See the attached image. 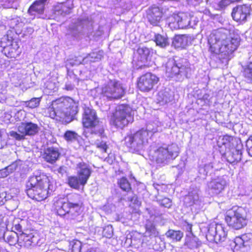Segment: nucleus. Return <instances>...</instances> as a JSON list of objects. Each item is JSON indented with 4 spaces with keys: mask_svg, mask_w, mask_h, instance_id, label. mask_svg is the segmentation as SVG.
Masks as SVG:
<instances>
[{
    "mask_svg": "<svg viewBox=\"0 0 252 252\" xmlns=\"http://www.w3.org/2000/svg\"><path fill=\"white\" fill-rule=\"evenodd\" d=\"M233 140L234 138L233 137L229 135H225L222 138V140L223 141L222 144L224 145L227 144L228 143H230L233 141Z\"/></svg>",
    "mask_w": 252,
    "mask_h": 252,
    "instance_id": "obj_51",
    "label": "nucleus"
},
{
    "mask_svg": "<svg viewBox=\"0 0 252 252\" xmlns=\"http://www.w3.org/2000/svg\"><path fill=\"white\" fill-rule=\"evenodd\" d=\"M65 167H63V166L59 167L58 169V173H60L62 175H63L64 173H65Z\"/></svg>",
    "mask_w": 252,
    "mask_h": 252,
    "instance_id": "obj_57",
    "label": "nucleus"
},
{
    "mask_svg": "<svg viewBox=\"0 0 252 252\" xmlns=\"http://www.w3.org/2000/svg\"><path fill=\"white\" fill-rule=\"evenodd\" d=\"M48 0H38L34 1L28 9L31 15L41 14L43 13L45 3Z\"/></svg>",
    "mask_w": 252,
    "mask_h": 252,
    "instance_id": "obj_26",
    "label": "nucleus"
},
{
    "mask_svg": "<svg viewBox=\"0 0 252 252\" xmlns=\"http://www.w3.org/2000/svg\"><path fill=\"white\" fill-rule=\"evenodd\" d=\"M250 6L246 4H239L233 7L231 12L232 19L236 22L242 23L247 21V17L251 14Z\"/></svg>",
    "mask_w": 252,
    "mask_h": 252,
    "instance_id": "obj_13",
    "label": "nucleus"
},
{
    "mask_svg": "<svg viewBox=\"0 0 252 252\" xmlns=\"http://www.w3.org/2000/svg\"><path fill=\"white\" fill-rule=\"evenodd\" d=\"M56 209L58 215L64 216L67 215L68 218L74 219L79 215L75 211H72V208L67 201L58 200L56 204Z\"/></svg>",
    "mask_w": 252,
    "mask_h": 252,
    "instance_id": "obj_17",
    "label": "nucleus"
},
{
    "mask_svg": "<svg viewBox=\"0 0 252 252\" xmlns=\"http://www.w3.org/2000/svg\"><path fill=\"white\" fill-rule=\"evenodd\" d=\"M76 170L77 176H69L67 181L70 187L79 189L80 186L83 187L87 184L92 173V169L88 163L80 159L76 163Z\"/></svg>",
    "mask_w": 252,
    "mask_h": 252,
    "instance_id": "obj_4",
    "label": "nucleus"
},
{
    "mask_svg": "<svg viewBox=\"0 0 252 252\" xmlns=\"http://www.w3.org/2000/svg\"><path fill=\"white\" fill-rule=\"evenodd\" d=\"M234 243L236 250L241 252H252V235L251 233L236 237Z\"/></svg>",
    "mask_w": 252,
    "mask_h": 252,
    "instance_id": "obj_14",
    "label": "nucleus"
},
{
    "mask_svg": "<svg viewBox=\"0 0 252 252\" xmlns=\"http://www.w3.org/2000/svg\"><path fill=\"white\" fill-rule=\"evenodd\" d=\"M185 245L190 249H194L198 248L201 242L197 237L193 235L192 233L187 234L185 241Z\"/></svg>",
    "mask_w": 252,
    "mask_h": 252,
    "instance_id": "obj_30",
    "label": "nucleus"
},
{
    "mask_svg": "<svg viewBox=\"0 0 252 252\" xmlns=\"http://www.w3.org/2000/svg\"><path fill=\"white\" fill-rule=\"evenodd\" d=\"M128 199L130 202L137 205H138L140 203L138 199L137 196L136 195H134L132 197H128Z\"/></svg>",
    "mask_w": 252,
    "mask_h": 252,
    "instance_id": "obj_53",
    "label": "nucleus"
},
{
    "mask_svg": "<svg viewBox=\"0 0 252 252\" xmlns=\"http://www.w3.org/2000/svg\"><path fill=\"white\" fill-rule=\"evenodd\" d=\"M230 3L228 0H220L214 3V7L216 9L220 10L224 9Z\"/></svg>",
    "mask_w": 252,
    "mask_h": 252,
    "instance_id": "obj_42",
    "label": "nucleus"
},
{
    "mask_svg": "<svg viewBox=\"0 0 252 252\" xmlns=\"http://www.w3.org/2000/svg\"><path fill=\"white\" fill-rule=\"evenodd\" d=\"M184 203L187 206H192L193 205L199 206L201 204V200L198 194L196 192L189 193L184 198Z\"/></svg>",
    "mask_w": 252,
    "mask_h": 252,
    "instance_id": "obj_29",
    "label": "nucleus"
},
{
    "mask_svg": "<svg viewBox=\"0 0 252 252\" xmlns=\"http://www.w3.org/2000/svg\"><path fill=\"white\" fill-rule=\"evenodd\" d=\"M53 189L49 177L43 173L31 176L26 183L28 196L38 201L46 199Z\"/></svg>",
    "mask_w": 252,
    "mask_h": 252,
    "instance_id": "obj_2",
    "label": "nucleus"
},
{
    "mask_svg": "<svg viewBox=\"0 0 252 252\" xmlns=\"http://www.w3.org/2000/svg\"><path fill=\"white\" fill-rule=\"evenodd\" d=\"M186 229L189 232V234L192 233V225L188 223L186 226Z\"/></svg>",
    "mask_w": 252,
    "mask_h": 252,
    "instance_id": "obj_58",
    "label": "nucleus"
},
{
    "mask_svg": "<svg viewBox=\"0 0 252 252\" xmlns=\"http://www.w3.org/2000/svg\"><path fill=\"white\" fill-rule=\"evenodd\" d=\"M240 42V37L238 35L229 36L225 32H217L211 34L208 38V51L213 56H218L220 64L226 66Z\"/></svg>",
    "mask_w": 252,
    "mask_h": 252,
    "instance_id": "obj_1",
    "label": "nucleus"
},
{
    "mask_svg": "<svg viewBox=\"0 0 252 252\" xmlns=\"http://www.w3.org/2000/svg\"><path fill=\"white\" fill-rule=\"evenodd\" d=\"M80 136L75 131L67 130L64 134V138L68 142H73L79 140Z\"/></svg>",
    "mask_w": 252,
    "mask_h": 252,
    "instance_id": "obj_37",
    "label": "nucleus"
},
{
    "mask_svg": "<svg viewBox=\"0 0 252 252\" xmlns=\"http://www.w3.org/2000/svg\"><path fill=\"white\" fill-rule=\"evenodd\" d=\"M148 134L143 128L133 133L128 134L125 138V144L132 153L139 152L147 145Z\"/></svg>",
    "mask_w": 252,
    "mask_h": 252,
    "instance_id": "obj_7",
    "label": "nucleus"
},
{
    "mask_svg": "<svg viewBox=\"0 0 252 252\" xmlns=\"http://www.w3.org/2000/svg\"><path fill=\"white\" fill-rule=\"evenodd\" d=\"M213 172V166L212 163L200 165L198 166V175L197 178L202 180L206 179L208 175Z\"/></svg>",
    "mask_w": 252,
    "mask_h": 252,
    "instance_id": "obj_27",
    "label": "nucleus"
},
{
    "mask_svg": "<svg viewBox=\"0 0 252 252\" xmlns=\"http://www.w3.org/2000/svg\"><path fill=\"white\" fill-rule=\"evenodd\" d=\"M179 153V147L177 144L164 145L155 151L156 160L158 164H166L178 157Z\"/></svg>",
    "mask_w": 252,
    "mask_h": 252,
    "instance_id": "obj_8",
    "label": "nucleus"
},
{
    "mask_svg": "<svg viewBox=\"0 0 252 252\" xmlns=\"http://www.w3.org/2000/svg\"><path fill=\"white\" fill-rule=\"evenodd\" d=\"M166 71L169 73L170 76H173L178 75L179 73V68L177 65H173L171 68H167Z\"/></svg>",
    "mask_w": 252,
    "mask_h": 252,
    "instance_id": "obj_47",
    "label": "nucleus"
},
{
    "mask_svg": "<svg viewBox=\"0 0 252 252\" xmlns=\"http://www.w3.org/2000/svg\"><path fill=\"white\" fill-rule=\"evenodd\" d=\"M20 245H24L26 247H30L33 245H36L38 239L32 233L27 234L22 232L19 234Z\"/></svg>",
    "mask_w": 252,
    "mask_h": 252,
    "instance_id": "obj_22",
    "label": "nucleus"
},
{
    "mask_svg": "<svg viewBox=\"0 0 252 252\" xmlns=\"http://www.w3.org/2000/svg\"><path fill=\"white\" fill-rule=\"evenodd\" d=\"M244 77L249 83H252V62L250 63L244 70Z\"/></svg>",
    "mask_w": 252,
    "mask_h": 252,
    "instance_id": "obj_41",
    "label": "nucleus"
},
{
    "mask_svg": "<svg viewBox=\"0 0 252 252\" xmlns=\"http://www.w3.org/2000/svg\"><path fill=\"white\" fill-rule=\"evenodd\" d=\"M73 8L72 2L67 1L56 5L54 7V11L58 14L65 16L70 14Z\"/></svg>",
    "mask_w": 252,
    "mask_h": 252,
    "instance_id": "obj_23",
    "label": "nucleus"
},
{
    "mask_svg": "<svg viewBox=\"0 0 252 252\" xmlns=\"http://www.w3.org/2000/svg\"><path fill=\"white\" fill-rule=\"evenodd\" d=\"M146 231L150 233V235L157 236L158 235V232L157 230L155 224L150 220H147L145 224Z\"/></svg>",
    "mask_w": 252,
    "mask_h": 252,
    "instance_id": "obj_40",
    "label": "nucleus"
},
{
    "mask_svg": "<svg viewBox=\"0 0 252 252\" xmlns=\"http://www.w3.org/2000/svg\"><path fill=\"white\" fill-rule=\"evenodd\" d=\"M84 134L85 136L86 137H89V135L87 134V132H86V131H84Z\"/></svg>",
    "mask_w": 252,
    "mask_h": 252,
    "instance_id": "obj_62",
    "label": "nucleus"
},
{
    "mask_svg": "<svg viewBox=\"0 0 252 252\" xmlns=\"http://www.w3.org/2000/svg\"><path fill=\"white\" fill-rule=\"evenodd\" d=\"M93 55H95V56L93 57V58L95 59L100 60L103 58V53L102 51H99L97 52L93 53Z\"/></svg>",
    "mask_w": 252,
    "mask_h": 252,
    "instance_id": "obj_52",
    "label": "nucleus"
},
{
    "mask_svg": "<svg viewBox=\"0 0 252 252\" xmlns=\"http://www.w3.org/2000/svg\"><path fill=\"white\" fill-rule=\"evenodd\" d=\"M2 248L0 246V252H2Z\"/></svg>",
    "mask_w": 252,
    "mask_h": 252,
    "instance_id": "obj_63",
    "label": "nucleus"
},
{
    "mask_svg": "<svg viewBox=\"0 0 252 252\" xmlns=\"http://www.w3.org/2000/svg\"><path fill=\"white\" fill-rule=\"evenodd\" d=\"M206 237L207 240L210 242L221 243L226 240L227 232L222 224L211 223L208 227Z\"/></svg>",
    "mask_w": 252,
    "mask_h": 252,
    "instance_id": "obj_11",
    "label": "nucleus"
},
{
    "mask_svg": "<svg viewBox=\"0 0 252 252\" xmlns=\"http://www.w3.org/2000/svg\"><path fill=\"white\" fill-rule=\"evenodd\" d=\"M71 252H81L82 244L79 241H73L70 243Z\"/></svg>",
    "mask_w": 252,
    "mask_h": 252,
    "instance_id": "obj_44",
    "label": "nucleus"
},
{
    "mask_svg": "<svg viewBox=\"0 0 252 252\" xmlns=\"http://www.w3.org/2000/svg\"><path fill=\"white\" fill-rule=\"evenodd\" d=\"M7 234H5V229L3 227L0 226V240L2 238L5 239V236Z\"/></svg>",
    "mask_w": 252,
    "mask_h": 252,
    "instance_id": "obj_55",
    "label": "nucleus"
},
{
    "mask_svg": "<svg viewBox=\"0 0 252 252\" xmlns=\"http://www.w3.org/2000/svg\"><path fill=\"white\" fill-rule=\"evenodd\" d=\"M137 62L141 63L139 68L142 69L146 67H149V65L146 63L151 61L152 56V52L147 47L139 48L137 49Z\"/></svg>",
    "mask_w": 252,
    "mask_h": 252,
    "instance_id": "obj_18",
    "label": "nucleus"
},
{
    "mask_svg": "<svg viewBox=\"0 0 252 252\" xmlns=\"http://www.w3.org/2000/svg\"><path fill=\"white\" fill-rule=\"evenodd\" d=\"M230 4L232 2H238L241 1L242 0H228Z\"/></svg>",
    "mask_w": 252,
    "mask_h": 252,
    "instance_id": "obj_61",
    "label": "nucleus"
},
{
    "mask_svg": "<svg viewBox=\"0 0 252 252\" xmlns=\"http://www.w3.org/2000/svg\"><path fill=\"white\" fill-rule=\"evenodd\" d=\"M118 184L119 187L123 190L126 192H129L131 191V188L129 182L128 180L125 178L123 177L120 179L118 181Z\"/></svg>",
    "mask_w": 252,
    "mask_h": 252,
    "instance_id": "obj_36",
    "label": "nucleus"
},
{
    "mask_svg": "<svg viewBox=\"0 0 252 252\" xmlns=\"http://www.w3.org/2000/svg\"><path fill=\"white\" fill-rule=\"evenodd\" d=\"M41 97L32 98L31 100L26 102V105L28 107L34 108L37 107L40 101Z\"/></svg>",
    "mask_w": 252,
    "mask_h": 252,
    "instance_id": "obj_45",
    "label": "nucleus"
},
{
    "mask_svg": "<svg viewBox=\"0 0 252 252\" xmlns=\"http://www.w3.org/2000/svg\"><path fill=\"white\" fill-rule=\"evenodd\" d=\"M40 130L37 124L32 122H22L17 126V131H11L9 135L18 141L26 139V136H33L37 134Z\"/></svg>",
    "mask_w": 252,
    "mask_h": 252,
    "instance_id": "obj_9",
    "label": "nucleus"
},
{
    "mask_svg": "<svg viewBox=\"0 0 252 252\" xmlns=\"http://www.w3.org/2000/svg\"><path fill=\"white\" fill-rule=\"evenodd\" d=\"M166 237L175 241H180L183 237V233L180 230L170 229L165 233Z\"/></svg>",
    "mask_w": 252,
    "mask_h": 252,
    "instance_id": "obj_33",
    "label": "nucleus"
},
{
    "mask_svg": "<svg viewBox=\"0 0 252 252\" xmlns=\"http://www.w3.org/2000/svg\"><path fill=\"white\" fill-rule=\"evenodd\" d=\"M162 10L158 6H151L147 11V17L152 25H157L162 17Z\"/></svg>",
    "mask_w": 252,
    "mask_h": 252,
    "instance_id": "obj_20",
    "label": "nucleus"
},
{
    "mask_svg": "<svg viewBox=\"0 0 252 252\" xmlns=\"http://www.w3.org/2000/svg\"><path fill=\"white\" fill-rule=\"evenodd\" d=\"M66 201L73 208L72 211H75L79 215L83 204L81 195L77 193L71 194L67 196Z\"/></svg>",
    "mask_w": 252,
    "mask_h": 252,
    "instance_id": "obj_21",
    "label": "nucleus"
},
{
    "mask_svg": "<svg viewBox=\"0 0 252 252\" xmlns=\"http://www.w3.org/2000/svg\"><path fill=\"white\" fill-rule=\"evenodd\" d=\"M134 110L126 104L118 106L110 118V124L123 128L128 123L133 121Z\"/></svg>",
    "mask_w": 252,
    "mask_h": 252,
    "instance_id": "obj_5",
    "label": "nucleus"
},
{
    "mask_svg": "<svg viewBox=\"0 0 252 252\" xmlns=\"http://www.w3.org/2000/svg\"><path fill=\"white\" fill-rule=\"evenodd\" d=\"M18 166V164L16 162H14L10 165L6 167L5 168V170L8 172V175L10 173H12L14 171H15Z\"/></svg>",
    "mask_w": 252,
    "mask_h": 252,
    "instance_id": "obj_50",
    "label": "nucleus"
},
{
    "mask_svg": "<svg viewBox=\"0 0 252 252\" xmlns=\"http://www.w3.org/2000/svg\"><path fill=\"white\" fill-rule=\"evenodd\" d=\"M153 41L156 43L157 46L161 48H164L169 45L168 38L159 33L155 34Z\"/></svg>",
    "mask_w": 252,
    "mask_h": 252,
    "instance_id": "obj_32",
    "label": "nucleus"
},
{
    "mask_svg": "<svg viewBox=\"0 0 252 252\" xmlns=\"http://www.w3.org/2000/svg\"><path fill=\"white\" fill-rule=\"evenodd\" d=\"M122 96L123 95H117L113 97L112 96L103 95V96L105 97L108 100H112L113 99H120L121 98V96Z\"/></svg>",
    "mask_w": 252,
    "mask_h": 252,
    "instance_id": "obj_56",
    "label": "nucleus"
},
{
    "mask_svg": "<svg viewBox=\"0 0 252 252\" xmlns=\"http://www.w3.org/2000/svg\"><path fill=\"white\" fill-rule=\"evenodd\" d=\"M73 86L70 84H66L65 86V89L67 91H71L73 89Z\"/></svg>",
    "mask_w": 252,
    "mask_h": 252,
    "instance_id": "obj_59",
    "label": "nucleus"
},
{
    "mask_svg": "<svg viewBox=\"0 0 252 252\" xmlns=\"http://www.w3.org/2000/svg\"><path fill=\"white\" fill-rule=\"evenodd\" d=\"M161 126V123L157 121V123H150L147 126L144 130L147 131L148 134V138L150 135H152L153 133L158 130V127Z\"/></svg>",
    "mask_w": 252,
    "mask_h": 252,
    "instance_id": "obj_35",
    "label": "nucleus"
},
{
    "mask_svg": "<svg viewBox=\"0 0 252 252\" xmlns=\"http://www.w3.org/2000/svg\"><path fill=\"white\" fill-rule=\"evenodd\" d=\"M159 78L150 72H146L138 78L137 86L143 92H148L159 82Z\"/></svg>",
    "mask_w": 252,
    "mask_h": 252,
    "instance_id": "obj_12",
    "label": "nucleus"
},
{
    "mask_svg": "<svg viewBox=\"0 0 252 252\" xmlns=\"http://www.w3.org/2000/svg\"><path fill=\"white\" fill-rule=\"evenodd\" d=\"M113 92L117 94H124L125 89L123 84L118 81H115L113 84Z\"/></svg>",
    "mask_w": 252,
    "mask_h": 252,
    "instance_id": "obj_39",
    "label": "nucleus"
},
{
    "mask_svg": "<svg viewBox=\"0 0 252 252\" xmlns=\"http://www.w3.org/2000/svg\"><path fill=\"white\" fill-rule=\"evenodd\" d=\"M95 145L97 148L100 149L103 152L106 153L108 147L106 142L97 140L95 142Z\"/></svg>",
    "mask_w": 252,
    "mask_h": 252,
    "instance_id": "obj_46",
    "label": "nucleus"
},
{
    "mask_svg": "<svg viewBox=\"0 0 252 252\" xmlns=\"http://www.w3.org/2000/svg\"><path fill=\"white\" fill-rule=\"evenodd\" d=\"M26 223V220L20 218H15L11 222L8 221L6 228L7 229H11L13 232L17 231L22 233L25 230Z\"/></svg>",
    "mask_w": 252,
    "mask_h": 252,
    "instance_id": "obj_25",
    "label": "nucleus"
},
{
    "mask_svg": "<svg viewBox=\"0 0 252 252\" xmlns=\"http://www.w3.org/2000/svg\"><path fill=\"white\" fill-rule=\"evenodd\" d=\"M91 132V133H93V130H91V132Z\"/></svg>",
    "mask_w": 252,
    "mask_h": 252,
    "instance_id": "obj_64",
    "label": "nucleus"
},
{
    "mask_svg": "<svg viewBox=\"0 0 252 252\" xmlns=\"http://www.w3.org/2000/svg\"><path fill=\"white\" fill-rule=\"evenodd\" d=\"M82 123L83 126L87 128L96 126L99 123V120L95 111L89 107L85 108Z\"/></svg>",
    "mask_w": 252,
    "mask_h": 252,
    "instance_id": "obj_16",
    "label": "nucleus"
},
{
    "mask_svg": "<svg viewBox=\"0 0 252 252\" xmlns=\"http://www.w3.org/2000/svg\"><path fill=\"white\" fill-rule=\"evenodd\" d=\"M60 155L58 148L49 147L44 149L42 158L46 162L54 164L59 159Z\"/></svg>",
    "mask_w": 252,
    "mask_h": 252,
    "instance_id": "obj_19",
    "label": "nucleus"
},
{
    "mask_svg": "<svg viewBox=\"0 0 252 252\" xmlns=\"http://www.w3.org/2000/svg\"><path fill=\"white\" fill-rule=\"evenodd\" d=\"M175 19L177 22L178 26L182 28L188 26L189 24V18L185 14L176 16Z\"/></svg>",
    "mask_w": 252,
    "mask_h": 252,
    "instance_id": "obj_34",
    "label": "nucleus"
},
{
    "mask_svg": "<svg viewBox=\"0 0 252 252\" xmlns=\"http://www.w3.org/2000/svg\"><path fill=\"white\" fill-rule=\"evenodd\" d=\"M103 236L108 238H111L113 235V228L112 226L108 225L103 228Z\"/></svg>",
    "mask_w": 252,
    "mask_h": 252,
    "instance_id": "obj_43",
    "label": "nucleus"
},
{
    "mask_svg": "<svg viewBox=\"0 0 252 252\" xmlns=\"http://www.w3.org/2000/svg\"><path fill=\"white\" fill-rule=\"evenodd\" d=\"M189 36L185 34L176 35L173 37L172 44L176 48L184 49L189 45Z\"/></svg>",
    "mask_w": 252,
    "mask_h": 252,
    "instance_id": "obj_24",
    "label": "nucleus"
},
{
    "mask_svg": "<svg viewBox=\"0 0 252 252\" xmlns=\"http://www.w3.org/2000/svg\"><path fill=\"white\" fill-rule=\"evenodd\" d=\"M225 157L228 162L235 164L241 159L242 152L236 149H232L225 153Z\"/></svg>",
    "mask_w": 252,
    "mask_h": 252,
    "instance_id": "obj_28",
    "label": "nucleus"
},
{
    "mask_svg": "<svg viewBox=\"0 0 252 252\" xmlns=\"http://www.w3.org/2000/svg\"><path fill=\"white\" fill-rule=\"evenodd\" d=\"M8 175V172L5 168L0 170V178H4Z\"/></svg>",
    "mask_w": 252,
    "mask_h": 252,
    "instance_id": "obj_54",
    "label": "nucleus"
},
{
    "mask_svg": "<svg viewBox=\"0 0 252 252\" xmlns=\"http://www.w3.org/2000/svg\"><path fill=\"white\" fill-rule=\"evenodd\" d=\"M226 178V177L223 176L212 179L207 184L209 191L214 194L221 192L227 186Z\"/></svg>",
    "mask_w": 252,
    "mask_h": 252,
    "instance_id": "obj_15",
    "label": "nucleus"
},
{
    "mask_svg": "<svg viewBox=\"0 0 252 252\" xmlns=\"http://www.w3.org/2000/svg\"><path fill=\"white\" fill-rule=\"evenodd\" d=\"M74 100L69 96H62L53 102L52 107L48 109L49 116L57 120L69 123L72 121L77 113V106Z\"/></svg>",
    "mask_w": 252,
    "mask_h": 252,
    "instance_id": "obj_3",
    "label": "nucleus"
},
{
    "mask_svg": "<svg viewBox=\"0 0 252 252\" xmlns=\"http://www.w3.org/2000/svg\"><path fill=\"white\" fill-rule=\"evenodd\" d=\"M155 188L157 190L158 192V195L156 196V198L157 199V201L158 202V203L160 204L161 206L168 208H170L172 205L171 200L169 198L166 197L162 199L160 198L159 196H158L159 189H158L157 187H156Z\"/></svg>",
    "mask_w": 252,
    "mask_h": 252,
    "instance_id": "obj_38",
    "label": "nucleus"
},
{
    "mask_svg": "<svg viewBox=\"0 0 252 252\" xmlns=\"http://www.w3.org/2000/svg\"><path fill=\"white\" fill-rule=\"evenodd\" d=\"M103 132V130L102 129H99L97 133L95 132V133L98 134L99 136L101 137L102 135Z\"/></svg>",
    "mask_w": 252,
    "mask_h": 252,
    "instance_id": "obj_60",
    "label": "nucleus"
},
{
    "mask_svg": "<svg viewBox=\"0 0 252 252\" xmlns=\"http://www.w3.org/2000/svg\"><path fill=\"white\" fill-rule=\"evenodd\" d=\"M5 240L10 245H15L17 243L20 245L19 235L16 232L10 231L5 232Z\"/></svg>",
    "mask_w": 252,
    "mask_h": 252,
    "instance_id": "obj_31",
    "label": "nucleus"
},
{
    "mask_svg": "<svg viewBox=\"0 0 252 252\" xmlns=\"http://www.w3.org/2000/svg\"><path fill=\"white\" fill-rule=\"evenodd\" d=\"M225 220L229 226L235 229L242 228L247 223L246 209L242 207H233L227 211Z\"/></svg>",
    "mask_w": 252,
    "mask_h": 252,
    "instance_id": "obj_6",
    "label": "nucleus"
},
{
    "mask_svg": "<svg viewBox=\"0 0 252 252\" xmlns=\"http://www.w3.org/2000/svg\"><path fill=\"white\" fill-rule=\"evenodd\" d=\"M11 31H8L0 41L1 46L3 47L5 55L10 58H15L21 53L18 42L11 36Z\"/></svg>",
    "mask_w": 252,
    "mask_h": 252,
    "instance_id": "obj_10",
    "label": "nucleus"
},
{
    "mask_svg": "<svg viewBox=\"0 0 252 252\" xmlns=\"http://www.w3.org/2000/svg\"><path fill=\"white\" fill-rule=\"evenodd\" d=\"M246 146L249 155L252 157V135L247 140Z\"/></svg>",
    "mask_w": 252,
    "mask_h": 252,
    "instance_id": "obj_48",
    "label": "nucleus"
},
{
    "mask_svg": "<svg viewBox=\"0 0 252 252\" xmlns=\"http://www.w3.org/2000/svg\"><path fill=\"white\" fill-rule=\"evenodd\" d=\"M11 196L9 194H7L6 192H0V204H4V202L9 200Z\"/></svg>",
    "mask_w": 252,
    "mask_h": 252,
    "instance_id": "obj_49",
    "label": "nucleus"
}]
</instances>
